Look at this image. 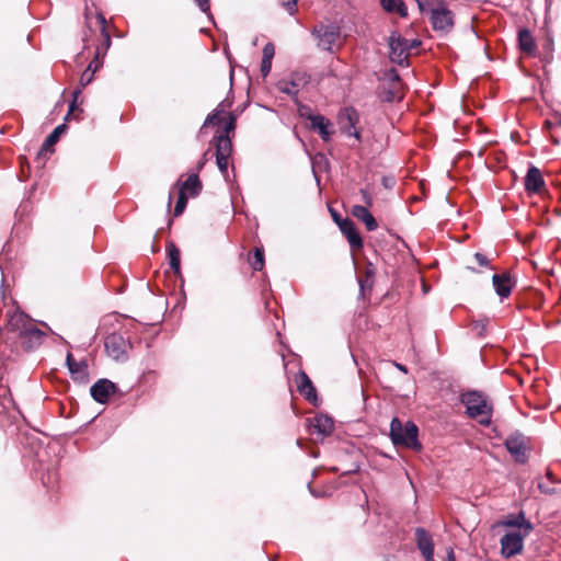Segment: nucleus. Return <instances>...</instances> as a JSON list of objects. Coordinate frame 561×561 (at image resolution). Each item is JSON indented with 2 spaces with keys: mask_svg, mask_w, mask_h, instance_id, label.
Returning a JSON list of instances; mask_svg holds the SVG:
<instances>
[{
  "mask_svg": "<svg viewBox=\"0 0 561 561\" xmlns=\"http://www.w3.org/2000/svg\"><path fill=\"white\" fill-rule=\"evenodd\" d=\"M7 331L18 335L26 350L38 347L45 333L23 312H14L8 320Z\"/></svg>",
  "mask_w": 561,
  "mask_h": 561,
  "instance_id": "1",
  "label": "nucleus"
},
{
  "mask_svg": "<svg viewBox=\"0 0 561 561\" xmlns=\"http://www.w3.org/2000/svg\"><path fill=\"white\" fill-rule=\"evenodd\" d=\"M461 403L466 407L469 417L478 420L482 425H489L492 417V404L479 391H469L461 396Z\"/></svg>",
  "mask_w": 561,
  "mask_h": 561,
  "instance_id": "2",
  "label": "nucleus"
},
{
  "mask_svg": "<svg viewBox=\"0 0 561 561\" xmlns=\"http://www.w3.org/2000/svg\"><path fill=\"white\" fill-rule=\"evenodd\" d=\"M417 436L419 428L413 422L409 421L405 425H402L398 417L392 419L390 423V438L396 446L402 445L414 450H420L422 445Z\"/></svg>",
  "mask_w": 561,
  "mask_h": 561,
  "instance_id": "3",
  "label": "nucleus"
},
{
  "mask_svg": "<svg viewBox=\"0 0 561 561\" xmlns=\"http://www.w3.org/2000/svg\"><path fill=\"white\" fill-rule=\"evenodd\" d=\"M312 35L317 39L319 48L333 51L341 45V28L334 24H319L312 30Z\"/></svg>",
  "mask_w": 561,
  "mask_h": 561,
  "instance_id": "4",
  "label": "nucleus"
},
{
  "mask_svg": "<svg viewBox=\"0 0 561 561\" xmlns=\"http://www.w3.org/2000/svg\"><path fill=\"white\" fill-rule=\"evenodd\" d=\"M431 23L435 31L448 33L454 26V14L444 0H431Z\"/></svg>",
  "mask_w": 561,
  "mask_h": 561,
  "instance_id": "5",
  "label": "nucleus"
},
{
  "mask_svg": "<svg viewBox=\"0 0 561 561\" xmlns=\"http://www.w3.org/2000/svg\"><path fill=\"white\" fill-rule=\"evenodd\" d=\"M389 57L392 62L400 66L407 65L408 57L411 51L409 41L401 36L398 32H392L389 36Z\"/></svg>",
  "mask_w": 561,
  "mask_h": 561,
  "instance_id": "6",
  "label": "nucleus"
},
{
  "mask_svg": "<svg viewBox=\"0 0 561 561\" xmlns=\"http://www.w3.org/2000/svg\"><path fill=\"white\" fill-rule=\"evenodd\" d=\"M511 456L520 463H525L528 459L529 442L528 438L522 433H513L504 443Z\"/></svg>",
  "mask_w": 561,
  "mask_h": 561,
  "instance_id": "7",
  "label": "nucleus"
},
{
  "mask_svg": "<svg viewBox=\"0 0 561 561\" xmlns=\"http://www.w3.org/2000/svg\"><path fill=\"white\" fill-rule=\"evenodd\" d=\"M528 535H524L523 533H506L501 538V553L505 558H512L516 554H519L524 548V539Z\"/></svg>",
  "mask_w": 561,
  "mask_h": 561,
  "instance_id": "8",
  "label": "nucleus"
},
{
  "mask_svg": "<svg viewBox=\"0 0 561 561\" xmlns=\"http://www.w3.org/2000/svg\"><path fill=\"white\" fill-rule=\"evenodd\" d=\"M309 77L305 72H293L288 79H282L276 83V88L288 95H297L299 90L306 85Z\"/></svg>",
  "mask_w": 561,
  "mask_h": 561,
  "instance_id": "9",
  "label": "nucleus"
},
{
  "mask_svg": "<svg viewBox=\"0 0 561 561\" xmlns=\"http://www.w3.org/2000/svg\"><path fill=\"white\" fill-rule=\"evenodd\" d=\"M105 350L114 359H122L126 355L128 343L119 333H112L105 339Z\"/></svg>",
  "mask_w": 561,
  "mask_h": 561,
  "instance_id": "10",
  "label": "nucleus"
},
{
  "mask_svg": "<svg viewBox=\"0 0 561 561\" xmlns=\"http://www.w3.org/2000/svg\"><path fill=\"white\" fill-rule=\"evenodd\" d=\"M117 387L108 379L98 380L90 389L91 397L99 403H106L111 394L115 393Z\"/></svg>",
  "mask_w": 561,
  "mask_h": 561,
  "instance_id": "11",
  "label": "nucleus"
},
{
  "mask_svg": "<svg viewBox=\"0 0 561 561\" xmlns=\"http://www.w3.org/2000/svg\"><path fill=\"white\" fill-rule=\"evenodd\" d=\"M66 365L72 376V379L82 383L89 380L88 363L85 359L76 360L71 353L67 354Z\"/></svg>",
  "mask_w": 561,
  "mask_h": 561,
  "instance_id": "12",
  "label": "nucleus"
},
{
  "mask_svg": "<svg viewBox=\"0 0 561 561\" xmlns=\"http://www.w3.org/2000/svg\"><path fill=\"white\" fill-rule=\"evenodd\" d=\"M501 525L510 528H517L513 533H523L524 535H529L534 527L533 524L526 519L525 513L520 511L518 515H511L501 522Z\"/></svg>",
  "mask_w": 561,
  "mask_h": 561,
  "instance_id": "13",
  "label": "nucleus"
},
{
  "mask_svg": "<svg viewBox=\"0 0 561 561\" xmlns=\"http://www.w3.org/2000/svg\"><path fill=\"white\" fill-rule=\"evenodd\" d=\"M525 190L528 194L539 193L545 186V181L540 170L530 167L524 180Z\"/></svg>",
  "mask_w": 561,
  "mask_h": 561,
  "instance_id": "14",
  "label": "nucleus"
},
{
  "mask_svg": "<svg viewBox=\"0 0 561 561\" xmlns=\"http://www.w3.org/2000/svg\"><path fill=\"white\" fill-rule=\"evenodd\" d=\"M358 115L353 108H345L340 115L343 133L359 140V131L355 127Z\"/></svg>",
  "mask_w": 561,
  "mask_h": 561,
  "instance_id": "15",
  "label": "nucleus"
},
{
  "mask_svg": "<svg viewBox=\"0 0 561 561\" xmlns=\"http://www.w3.org/2000/svg\"><path fill=\"white\" fill-rule=\"evenodd\" d=\"M340 230L346 237L352 249H360L363 247V240L356 230L354 222L348 219H341L339 222Z\"/></svg>",
  "mask_w": 561,
  "mask_h": 561,
  "instance_id": "16",
  "label": "nucleus"
},
{
  "mask_svg": "<svg viewBox=\"0 0 561 561\" xmlns=\"http://www.w3.org/2000/svg\"><path fill=\"white\" fill-rule=\"evenodd\" d=\"M415 538L419 550L424 559L434 557V543L431 534L424 528L417 527L415 529Z\"/></svg>",
  "mask_w": 561,
  "mask_h": 561,
  "instance_id": "17",
  "label": "nucleus"
},
{
  "mask_svg": "<svg viewBox=\"0 0 561 561\" xmlns=\"http://www.w3.org/2000/svg\"><path fill=\"white\" fill-rule=\"evenodd\" d=\"M492 284L501 299L507 298L514 287V282L508 273L494 274Z\"/></svg>",
  "mask_w": 561,
  "mask_h": 561,
  "instance_id": "18",
  "label": "nucleus"
},
{
  "mask_svg": "<svg viewBox=\"0 0 561 561\" xmlns=\"http://www.w3.org/2000/svg\"><path fill=\"white\" fill-rule=\"evenodd\" d=\"M308 119L310 121L311 128L317 130L320 137L324 141H329L331 136L333 135V130L331 129V123L323 115H309Z\"/></svg>",
  "mask_w": 561,
  "mask_h": 561,
  "instance_id": "19",
  "label": "nucleus"
},
{
  "mask_svg": "<svg viewBox=\"0 0 561 561\" xmlns=\"http://www.w3.org/2000/svg\"><path fill=\"white\" fill-rule=\"evenodd\" d=\"M309 422L314 432L322 437L331 435L334 427L333 420L324 414H317Z\"/></svg>",
  "mask_w": 561,
  "mask_h": 561,
  "instance_id": "20",
  "label": "nucleus"
},
{
  "mask_svg": "<svg viewBox=\"0 0 561 561\" xmlns=\"http://www.w3.org/2000/svg\"><path fill=\"white\" fill-rule=\"evenodd\" d=\"M296 381L299 392L305 396L309 402H314L317 400V393L308 375L305 371H299Z\"/></svg>",
  "mask_w": 561,
  "mask_h": 561,
  "instance_id": "21",
  "label": "nucleus"
},
{
  "mask_svg": "<svg viewBox=\"0 0 561 561\" xmlns=\"http://www.w3.org/2000/svg\"><path fill=\"white\" fill-rule=\"evenodd\" d=\"M176 185L179 186V192H184L185 195L188 193L192 197L197 196L202 191V183L196 173L190 174L184 182L178 181Z\"/></svg>",
  "mask_w": 561,
  "mask_h": 561,
  "instance_id": "22",
  "label": "nucleus"
},
{
  "mask_svg": "<svg viewBox=\"0 0 561 561\" xmlns=\"http://www.w3.org/2000/svg\"><path fill=\"white\" fill-rule=\"evenodd\" d=\"M352 215L358 220L363 221L368 231H374L377 229L378 224L366 206H353Z\"/></svg>",
  "mask_w": 561,
  "mask_h": 561,
  "instance_id": "23",
  "label": "nucleus"
},
{
  "mask_svg": "<svg viewBox=\"0 0 561 561\" xmlns=\"http://www.w3.org/2000/svg\"><path fill=\"white\" fill-rule=\"evenodd\" d=\"M518 45L524 53L528 55L534 54L536 49V42L528 30L523 28L518 32Z\"/></svg>",
  "mask_w": 561,
  "mask_h": 561,
  "instance_id": "24",
  "label": "nucleus"
},
{
  "mask_svg": "<svg viewBox=\"0 0 561 561\" xmlns=\"http://www.w3.org/2000/svg\"><path fill=\"white\" fill-rule=\"evenodd\" d=\"M381 8L388 13H397L401 18L408 15V9L402 0H380Z\"/></svg>",
  "mask_w": 561,
  "mask_h": 561,
  "instance_id": "25",
  "label": "nucleus"
},
{
  "mask_svg": "<svg viewBox=\"0 0 561 561\" xmlns=\"http://www.w3.org/2000/svg\"><path fill=\"white\" fill-rule=\"evenodd\" d=\"M216 156L229 158L232 152V144L228 135L215 137Z\"/></svg>",
  "mask_w": 561,
  "mask_h": 561,
  "instance_id": "26",
  "label": "nucleus"
},
{
  "mask_svg": "<svg viewBox=\"0 0 561 561\" xmlns=\"http://www.w3.org/2000/svg\"><path fill=\"white\" fill-rule=\"evenodd\" d=\"M66 125L61 124L58 125L45 139V141L42 145V148L38 152V157H41L43 153L47 151H51V147L58 141L60 135L65 131Z\"/></svg>",
  "mask_w": 561,
  "mask_h": 561,
  "instance_id": "27",
  "label": "nucleus"
},
{
  "mask_svg": "<svg viewBox=\"0 0 561 561\" xmlns=\"http://www.w3.org/2000/svg\"><path fill=\"white\" fill-rule=\"evenodd\" d=\"M169 264L175 274L180 273V251L174 243H169L167 247Z\"/></svg>",
  "mask_w": 561,
  "mask_h": 561,
  "instance_id": "28",
  "label": "nucleus"
},
{
  "mask_svg": "<svg viewBox=\"0 0 561 561\" xmlns=\"http://www.w3.org/2000/svg\"><path fill=\"white\" fill-rule=\"evenodd\" d=\"M251 266L254 271H261L264 266V252L260 248H255L253 256L250 261Z\"/></svg>",
  "mask_w": 561,
  "mask_h": 561,
  "instance_id": "29",
  "label": "nucleus"
},
{
  "mask_svg": "<svg viewBox=\"0 0 561 561\" xmlns=\"http://www.w3.org/2000/svg\"><path fill=\"white\" fill-rule=\"evenodd\" d=\"M187 204V196L184 194V192H179V197L174 207V216H180Z\"/></svg>",
  "mask_w": 561,
  "mask_h": 561,
  "instance_id": "30",
  "label": "nucleus"
},
{
  "mask_svg": "<svg viewBox=\"0 0 561 561\" xmlns=\"http://www.w3.org/2000/svg\"><path fill=\"white\" fill-rule=\"evenodd\" d=\"M280 5L290 14L294 15L297 12V0H279Z\"/></svg>",
  "mask_w": 561,
  "mask_h": 561,
  "instance_id": "31",
  "label": "nucleus"
},
{
  "mask_svg": "<svg viewBox=\"0 0 561 561\" xmlns=\"http://www.w3.org/2000/svg\"><path fill=\"white\" fill-rule=\"evenodd\" d=\"M274 55H275V47L272 43H267L264 48H263V60H273L274 58Z\"/></svg>",
  "mask_w": 561,
  "mask_h": 561,
  "instance_id": "32",
  "label": "nucleus"
},
{
  "mask_svg": "<svg viewBox=\"0 0 561 561\" xmlns=\"http://www.w3.org/2000/svg\"><path fill=\"white\" fill-rule=\"evenodd\" d=\"M228 160H229V158L216 156V162H217L218 169L220 170V172L224 176H227V174H228Z\"/></svg>",
  "mask_w": 561,
  "mask_h": 561,
  "instance_id": "33",
  "label": "nucleus"
},
{
  "mask_svg": "<svg viewBox=\"0 0 561 561\" xmlns=\"http://www.w3.org/2000/svg\"><path fill=\"white\" fill-rule=\"evenodd\" d=\"M98 20H99V23L101 25L102 34L105 37L106 45L110 46L111 38H110L108 33L106 32V27H105L106 21H105V18L102 14H98Z\"/></svg>",
  "mask_w": 561,
  "mask_h": 561,
  "instance_id": "34",
  "label": "nucleus"
},
{
  "mask_svg": "<svg viewBox=\"0 0 561 561\" xmlns=\"http://www.w3.org/2000/svg\"><path fill=\"white\" fill-rule=\"evenodd\" d=\"M80 93H81L80 89H77V90L73 91V93H72V101L69 104V111H68V114L66 115L65 119H68L69 115L77 108V100H78Z\"/></svg>",
  "mask_w": 561,
  "mask_h": 561,
  "instance_id": "35",
  "label": "nucleus"
},
{
  "mask_svg": "<svg viewBox=\"0 0 561 561\" xmlns=\"http://www.w3.org/2000/svg\"><path fill=\"white\" fill-rule=\"evenodd\" d=\"M474 260L482 267H488L489 266V259L484 254H482L480 252H477L474 254Z\"/></svg>",
  "mask_w": 561,
  "mask_h": 561,
  "instance_id": "36",
  "label": "nucleus"
},
{
  "mask_svg": "<svg viewBox=\"0 0 561 561\" xmlns=\"http://www.w3.org/2000/svg\"><path fill=\"white\" fill-rule=\"evenodd\" d=\"M271 69H272V61L271 60L266 61V60L262 59L261 73L264 78L268 76V73L271 72Z\"/></svg>",
  "mask_w": 561,
  "mask_h": 561,
  "instance_id": "37",
  "label": "nucleus"
},
{
  "mask_svg": "<svg viewBox=\"0 0 561 561\" xmlns=\"http://www.w3.org/2000/svg\"><path fill=\"white\" fill-rule=\"evenodd\" d=\"M485 327H486L485 320H479V321L473 322V328L478 331L479 335H483V333L485 331Z\"/></svg>",
  "mask_w": 561,
  "mask_h": 561,
  "instance_id": "38",
  "label": "nucleus"
},
{
  "mask_svg": "<svg viewBox=\"0 0 561 561\" xmlns=\"http://www.w3.org/2000/svg\"><path fill=\"white\" fill-rule=\"evenodd\" d=\"M195 1L198 4L199 9L204 13H209V11H210V1L209 0H195Z\"/></svg>",
  "mask_w": 561,
  "mask_h": 561,
  "instance_id": "39",
  "label": "nucleus"
},
{
  "mask_svg": "<svg viewBox=\"0 0 561 561\" xmlns=\"http://www.w3.org/2000/svg\"><path fill=\"white\" fill-rule=\"evenodd\" d=\"M216 123H218V117H217V114H216V113H214V114H209V115L206 117V119H205V122H204V125H203V126H204V127H206V126H208V125H214V124H216Z\"/></svg>",
  "mask_w": 561,
  "mask_h": 561,
  "instance_id": "40",
  "label": "nucleus"
},
{
  "mask_svg": "<svg viewBox=\"0 0 561 561\" xmlns=\"http://www.w3.org/2000/svg\"><path fill=\"white\" fill-rule=\"evenodd\" d=\"M233 128H234V118H233V116H230L229 121L226 123L224 135H227Z\"/></svg>",
  "mask_w": 561,
  "mask_h": 561,
  "instance_id": "41",
  "label": "nucleus"
},
{
  "mask_svg": "<svg viewBox=\"0 0 561 561\" xmlns=\"http://www.w3.org/2000/svg\"><path fill=\"white\" fill-rule=\"evenodd\" d=\"M421 12H424L430 8L431 1L424 2L422 0H415Z\"/></svg>",
  "mask_w": 561,
  "mask_h": 561,
  "instance_id": "42",
  "label": "nucleus"
},
{
  "mask_svg": "<svg viewBox=\"0 0 561 561\" xmlns=\"http://www.w3.org/2000/svg\"><path fill=\"white\" fill-rule=\"evenodd\" d=\"M360 193H362V196H363V199L364 202L368 205V206H371V197L369 196V194L367 193L366 190H360Z\"/></svg>",
  "mask_w": 561,
  "mask_h": 561,
  "instance_id": "43",
  "label": "nucleus"
},
{
  "mask_svg": "<svg viewBox=\"0 0 561 561\" xmlns=\"http://www.w3.org/2000/svg\"><path fill=\"white\" fill-rule=\"evenodd\" d=\"M382 183L387 188H390L392 187L394 181L393 179L383 178Z\"/></svg>",
  "mask_w": 561,
  "mask_h": 561,
  "instance_id": "44",
  "label": "nucleus"
},
{
  "mask_svg": "<svg viewBox=\"0 0 561 561\" xmlns=\"http://www.w3.org/2000/svg\"><path fill=\"white\" fill-rule=\"evenodd\" d=\"M388 76L393 81H398L399 80V75H398V72L394 69L390 70Z\"/></svg>",
  "mask_w": 561,
  "mask_h": 561,
  "instance_id": "45",
  "label": "nucleus"
},
{
  "mask_svg": "<svg viewBox=\"0 0 561 561\" xmlns=\"http://www.w3.org/2000/svg\"><path fill=\"white\" fill-rule=\"evenodd\" d=\"M91 81V77H87V72H84L81 77V84L84 87Z\"/></svg>",
  "mask_w": 561,
  "mask_h": 561,
  "instance_id": "46",
  "label": "nucleus"
},
{
  "mask_svg": "<svg viewBox=\"0 0 561 561\" xmlns=\"http://www.w3.org/2000/svg\"><path fill=\"white\" fill-rule=\"evenodd\" d=\"M446 561H455V554H454V550L451 548H449L447 551V560Z\"/></svg>",
  "mask_w": 561,
  "mask_h": 561,
  "instance_id": "47",
  "label": "nucleus"
},
{
  "mask_svg": "<svg viewBox=\"0 0 561 561\" xmlns=\"http://www.w3.org/2000/svg\"><path fill=\"white\" fill-rule=\"evenodd\" d=\"M394 366L402 373L407 374L408 373V368L402 365V364H399V363H394Z\"/></svg>",
  "mask_w": 561,
  "mask_h": 561,
  "instance_id": "48",
  "label": "nucleus"
},
{
  "mask_svg": "<svg viewBox=\"0 0 561 561\" xmlns=\"http://www.w3.org/2000/svg\"><path fill=\"white\" fill-rule=\"evenodd\" d=\"M206 157H207V152H205V153H204L202 161H199V163H198V170L203 169V167L205 165L206 160H207V158H206Z\"/></svg>",
  "mask_w": 561,
  "mask_h": 561,
  "instance_id": "49",
  "label": "nucleus"
},
{
  "mask_svg": "<svg viewBox=\"0 0 561 561\" xmlns=\"http://www.w3.org/2000/svg\"><path fill=\"white\" fill-rule=\"evenodd\" d=\"M206 157H207V152H205V153H204L202 161H199V163H198V170L203 169V167L205 165L206 160H207V158H206Z\"/></svg>",
  "mask_w": 561,
  "mask_h": 561,
  "instance_id": "50",
  "label": "nucleus"
},
{
  "mask_svg": "<svg viewBox=\"0 0 561 561\" xmlns=\"http://www.w3.org/2000/svg\"><path fill=\"white\" fill-rule=\"evenodd\" d=\"M409 44H410L411 49H412V48H416L421 44V42L417 41V39H412V41H409Z\"/></svg>",
  "mask_w": 561,
  "mask_h": 561,
  "instance_id": "51",
  "label": "nucleus"
},
{
  "mask_svg": "<svg viewBox=\"0 0 561 561\" xmlns=\"http://www.w3.org/2000/svg\"><path fill=\"white\" fill-rule=\"evenodd\" d=\"M332 216H333L334 220L336 221V224L339 225V222H341V220L339 219L336 214L332 211Z\"/></svg>",
  "mask_w": 561,
  "mask_h": 561,
  "instance_id": "52",
  "label": "nucleus"
},
{
  "mask_svg": "<svg viewBox=\"0 0 561 561\" xmlns=\"http://www.w3.org/2000/svg\"><path fill=\"white\" fill-rule=\"evenodd\" d=\"M359 286H360L362 289L364 288V285H363L362 280H359Z\"/></svg>",
  "mask_w": 561,
  "mask_h": 561,
  "instance_id": "53",
  "label": "nucleus"
},
{
  "mask_svg": "<svg viewBox=\"0 0 561 561\" xmlns=\"http://www.w3.org/2000/svg\"><path fill=\"white\" fill-rule=\"evenodd\" d=\"M425 561H434V557H431V559H425Z\"/></svg>",
  "mask_w": 561,
  "mask_h": 561,
  "instance_id": "54",
  "label": "nucleus"
},
{
  "mask_svg": "<svg viewBox=\"0 0 561 561\" xmlns=\"http://www.w3.org/2000/svg\"><path fill=\"white\" fill-rule=\"evenodd\" d=\"M171 199H172V195L170 194L169 195V204L171 203Z\"/></svg>",
  "mask_w": 561,
  "mask_h": 561,
  "instance_id": "55",
  "label": "nucleus"
},
{
  "mask_svg": "<svg viewBox=\"0 0 561 561\" xmlns=\"http://www.w3.org/2000/svg\"><path fill=\"white\" fill-rule=\"evenodd\" d=\"M560 126H561V122H560Z\"/></svg>",
  "mask_w": 561,
  "mask_h": 561,
  "instance_id": "56",
  "label": "nucleus"
}]
</instances>
